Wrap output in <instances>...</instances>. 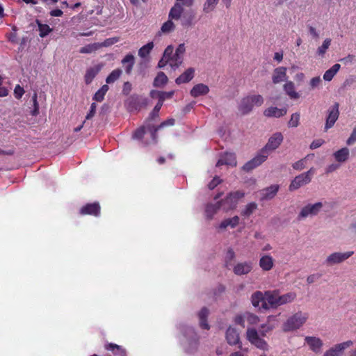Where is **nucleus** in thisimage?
<instances>
[{
  "mask_svg": "<svg viewBox=\"0 0 356 356\" xmlns=\"http://www.w3.org/2000/svg\"><path fill=\"white\" fill-rule=\"evenodd\" d=\"M194 0H176V3L171 8L168 18L179 20L184 26H191L194 24L195 13L193 10L185 11L184 7H191Z\"/></svg>",
  "mask_w": 356,
  "mask_h": 356,
  "instance_id": "obj_1",
  "label": "nucleus"
},
{
  "mask_svg": "<svg viewBox=\"0 0 356 356\" xmlns=\"http://www.w3.org/2000/svg\"><path fill=\"white\" fill-rule=\"evenodd\" d=\"M275 327V324H270L268 322L260 326L259 331L257 330L254 327H248L245 332L246 339L256 348L264 351L268 350L269 348L268 344L261 336L265 337L266 333L270 332Z\"/></svg>",
  "mask_w": 356,
  "mask_h": 356,
  "instance_id": "obj_2",
  "label": "nucleus"
},
{
  "mask_svg": "<svg viewBox=\"0 0 356 356\" xmlns=\"http://www.w3.org/2000/svg\"><path fill=\"white\" fill-rule=\"evenodd\" d=\"M177 329L178 338L184 351L187 353L195 352L199 346V338L194 329L186 325H179Z\"/></svg>",
  "mask_w": 356,
  "mask_h": 356,
  "instance_id": "obj_3",
  "label": "nucleus"
},
{
  "mask_svg": "<svg viewBox=\"0 0 356 356\" xmlns=\"http://www.w3.org/2000/svg\"><path fill=\"white\" fill-rule=\"evenodd\" d=\"M175 124L173 118L168 119L157 127L147 125L138 129L134 134L133 138L141 140L144 144H149L156 142V132L161 128L166 126H172Z\"/></svg>",
  "mask_w": 356,
  "mask_h": 356,
  "instance_id": "obj_4",
  "label": "nucleus"
},
{
  "mask_svg": "<svg viewBox=\"0 0 356 356\" xmlns=\"http://www.w3.org/2000/svg\"><path fill=\"white\" fill-rule=\"evenodd\" d=\"M309 314L307 312L298 311L290 316L283 323L284 332H293L302 327L307 322Z\"/></svg>",
  "mask_w": 356,
  "mask_h": 356,
  "instance_id": "obj_5",
  "label": "nucleus"
},
{
  "mask_svg": "<svg viewBox=\"0 0 356 356\" xmlns=\"http://www.w3.org/2000/svg\"><path fill=\"white\" fill-rule=\"evenodd\" d=\"M264 104V98L260 95H250L241 99L238 109L243 115L250 113L254 107L261 106Z\"/></svg>",
  "mask_w": 356,
  "mask_h": 356,
  "instance_id": "obj_6",
  "label": "nucleus"
},
{
  "mask_svg": "<svg viewBox=\"0 0 356 356\" xmlns=\"http://www.w3.org/2000/svg\"><path fill=\"white\" fill-rule=\"evenodd\" d=\"M323 207V204L321 202L306 204L300 209L298 214V220H304L308 218H314L321 211Z\"/></svg>",
  "mask_w": 356,
  "mask_h": 356,
  "instance_id": "obj_7",
  "label": "nucleus"
},
{
  "mask_svg": "<svg viewBox=\"0 0 356 356\" xmlns=\"http://www.w3.org/2000/svg\"><path fill=\"white\" fill-rule=\"evenodd\" d=\"M245 196V193L243 191H237L229 193L225 199L219 201L222 207V209L225 211H228L234 209L239 201Z\"/></svg>",
  "mask_w": 356,
  "mask_h": 356,
  "instance_id": "obj_8",
  "label": "nucleus"
},
{
  "mask_svg": "<svg viewBox=\"0 0 356 356\" xmlns=\"http://www.w3.org/2000/svg\"><path fill=\"white\" fill-rule=\"evenodd\" d=\"M314 169L311 168L307 172L305 173H302L298 176H296L291 182L289 190L290 191H294L298 190L302 186H304L308 184L311 180L312 177L314 175Z\"/></svg>",
  "mask_w": 356,
  "mask_h": 356,
  "instance_id": "obj_9",
  "label": "nucleus"
},
{
  "mask_svg": "<svg viewBox=\"0 0 356 356\" xmlns=\"http://www.w3.org/2000/svg\"><path fill=\"white\" fill-rule=\"evenodd\" d=\"M354 254L353 251H347L344 252H334L330 254L324 261V264L327 266H332L343 263Z\"/></svg>",
  "mask_w": 356,
  "mask_h": 356,
  "instance_id": "obj_10",
  "label": "nucleus"
},
{
  "mask_svg": "<svg viewBox=\"0 0 356 356\" xmlns=\"http://www.w3.org/2000/svg\"><path fill=\"white\" fill-rule=\"evenodd\" d=\"M304 345L312 353L318 355L323 351L324 343L318 337L314 335L306 336L304 338Z\"/></svg>",
  "mask_w": 356,
  "mask_h": 356,
  "instance_id": "obj_11",
  "label": "nucleus"
},
{
  "mask_svg": "<svg viewBox=\"0 0 356 356\" xmlns=\"http://www.w3.org/2000/svg\"><path fill=\"white\" fill-rule=\"evenodd\" d=\"M225 339L231 346L238 345V348L244 353H248V348H242L240 341V334L237 329L233 326H229L225 332Z\"/></svg>",
  "mask_w": 356,
  "mask_h": 356,
  "instance_id": "obj_12",
  "label": "nucleus"
},
{
  "mask_svg": "<svg viewBox=\"0 0 356 356\" xmlns=\"http://www.w3.org/2000/svg\"><path fill=\"white\" fill-rule=\"evenodd\" d=\"M353 345V341L351 340L337 343L325 351L323 356H342L344 350Z\"/></svg>",
  "mask_w": 356,
  "mask_h": 356,
  "instance_id": "obj_13",
  "label": "nucleus"
},
{
  "mask_svg": "<svg viewBox=\"0 0 356 356\" xmlns=\"http://www.w3.org/2000/svg\"><path fill=\"white\" fill-rule=\"evenodd\" d=\"M265 293L261 291H256L251 296L250 300L252 306L259 309L267 310L269 309L268 305L266 302Z\"/></svg>",
  "mask_w": 356,
  "mask_h": 356,
  "instance_id": "obj_14",
  "label": "nucleus"
},
{
  "mask_svg": "<svg viewBox=\"0 0 356 356\" xmlns=\"http://www.w3.org/2000/svg\"><path fill=\"white\" fill-rule=\"evenodd\" d=\"M283 140V136L280 132L273 134L264 147V153H269L279 147Z\"/></svg>",
  "mask_w": 356,
  "mask_h": 356,
  "instance_id": "obj_15",
  "label": "nucleus"
},
{
  "mask_svg": "<svg viewBox=\"0 0 356 356\" xmlns=\"http://www.w3.org/2000/svg\"><path fill=\"white\" fill-rule=\"evenodd\" d=\"M280 189L278 184H273L259 191L260 200L266 201L273 199Z\"/></svg>",
  "mask_w": 356,
  "mask_h": 356,
  "instance_id": "obj_16",
  "label": "nucleus"
},
{
  "mask_svg": "<svg viewBox=\"0 0 356 356\" xmlns=\"http://www.w3.org/2000/svg\"><path fill=\"white\" fill-rule=\"evenodd\" d=\"M339 105L335 104L328 110V115L326 118V122L325 125V131H327L329 129L332 128L339 118Z\"/></svg>",
  "mask_w": 356,
  "mask_h": 356,
  "instance_id": "obj_17",
  "label": "nucleus"
},
{
  "mask_svg": "<svg viewBox=\"0 0 356 356\" xmlns=\"http://www.w3.org/2000/svg\"><path fill=\"white\" fill-rule=\"evenodd\" d=\"M266 302L268 305L269 308H276L280 306V295L277 291H266L265 293Z\"/></svg>",
  "mask_w": 356,
  "mask_h": 356,
  "instance_id": "obj_18",
  "label": "nucleus"
},
{
  "mask_svg": "<svg viewBox=\"0 0 356 356\" xmlns=\"http://www.w3.org/2000/svg\"><path fill=\"white\" fill-rule=\"evenodd\" d=\"M287 80V75H286V67H279L274 70L273 76H272V81L273 83L277 84L280 83L282 81Z\"/></svg>",
  "mask_w": 356,
  "mask_h": 356,
  "instance_id": "obj_19",
  "label": "nucleus"
},
{
  "mask_svg": "<svg viewBox=\"0 0 356 356\" xmlns=\"http://www.w3.org/2000/svg\"><path fill=\"white\" fill-rule=\"evenodd\" d=\"M252 268V263L244 261L237 263L233 268L234 273L237 275H246L251 271Z\"/></svg>",
  "mask_w": 356,
  "mask_h": 356,
  "instance_id": "obj_20",
  "label": "nucleus"
},
{
  "mask_svg": "<svg viewBox=\"0 0 356 356\" xmlns=\"http://www.w3.org/2000/svg\"><path fill=\"white\" fill-rule=\"evenodd\" d=\"M209 92V88L204 83H198L195 85L191 90L190 94L193 97H198L200 96L206 95Z\"/></svg>",
  "mask_w": 356,
  "mask_h": 356,
  "instance_id": "obj_21",
  "label": "nucleus"
},
{
  "mask_svg": "<svg viewBox=\"0 0 356 356\" xmlns=\"http://www.w3.org/2000/svg\"><path fill=\"white\" fill-rule=\"evenodd\" d=\"M194 74V68L189 67L176 79L175 83L178 85L188 83L193 79Z\"/></svg>",
  "mask_w": 356,
  "mask_h": 356,
  "instance_id": "obj_22",
  "label": "nucleus"
},
{
  "mask_svg": "<svg viewBox=\"0 0 356 356\" xmlns=\"http://www.w3.org/2000/svg\"><path fill=\"white\" fill-rule=\"evenodd\" d=\"M221 204L220 202L216 204H207L204 209V216L207 220H211L220 209Z\"/></svg>",
  "mask_w": 356,
  "mask_h": 356,
  "instance_id": "obj_23",
  "label": "nucleus"
},
{
  "mask_svg": "<svg viewBox=\"0 0 356 356\" xmlns=\"http://www.w3.org/2000/svg\"><path fill=\"white\" fill-rule=\"evenodd\" d=\"M286 113H287L286 108H278L277 107L271 106V107L266 108L264 111V114L266 117L280 118V117L285 115L286 114Z\"/></svg>",
  "mask_w": 356,
  "mask_h": 356,
  "instance_id": "obj_24",
  "label": "nucleus"
},
{
  "mask_svg": "<svg viewBox=\"0 0 356 356\" xmlns=\"http://www.w3.org/2000/svg\"><path fill=\"white\" fill-rule=\"evenodd\" d=\"M81 214H89L95 216H99L100 213V207L98 203L88 204L81 209Z\"/></svg>",
  "mask_w": 356,
  "mask_h": 356,
  "instance_id": "obj_25",
  "label": "nucleus"
},
{
  "mask_svg": "<svg viewBox=\"0 0 356 356\" xmlns=\"http://www.w3.org/2000/svg\"><path fill=\"white\" fill-rule=\"evenodd\" d=\"M274 266L273 258L268 254H264L259 259V266L263 270L269 271Z\"/></svg>",
  "mask_w": 356,
  "mask_h": 356,
  "instance_id": "obj_26",
  "label": "nucleus"
},
{
  "mask_svg": "<svg viewBox=\"0 0 356 356\" xmlns=\"http://www.w3.org/2000/svg\"><path fill=\"white\" fill-rule=\"evenodd\" d=\"M239 217L235 216L232 218H229L222 220L218 226V228L221 230H224L227 227L234 228L239 223Z\"/></svg>",
  "mask_w": 356,
  "mask_h": 356,
  "instance_id": "obj_27",
  "label": "nucleus"
},
{
  "mask_svg": "<svg viewBox=\"0 0 356 356\" xmlns=\"http://www.w3.org/2000/svg\"><path fill=\"white\" fill-rule=\"evenodd\" d=\"M265 161L264 157H253L250 161L247 162L243 166V169L245 171L249 172L257 166L260 165Z\"/></svg>",
  "mask_w": 356,
  "mask_h": 356,
  "instance_id": "obj_28",
  "label": "nucleus"
},
{
  "mask_svg": "<svg viewBox=\"0 0 356 356\" xmlns=\"http://www.w3.org/2000/svg\"><path fill=\"white\" fill-rule=\"evenodd\" d=\"M209 312L208 309L204 307L198 313L200 326L202 329L209 330V325L207 321V318L209 316Z\"/></svg>",
  "mask_w": 356,
  "mask_h": 356,
  "instance_id": "obj_29",
  "label": "nucleus"
},
{
  "mask_svg": "<svg viewBox=\"0 0 356 356\" xmlns=\"http://www.w3.org/2000/svg\"><path fill=\"white\" fill-rule=\"evenodd\" d=\"M101 70V66L95 65L88 68L85 74V81L86 84L90 83L93 79L97 76V74Z\"/></svg>",
  "mask_w": 356,
  "mask_h": 356,
  "instance_id": "obj_30",
  "label": "nucleus"
},
{
  "mask_svg": "<svg viewBox=\"0 0 356 356\" xmlns=\"http://www.w3.org/2000/svg\"><path fill=\"white\" fill-rule=\"evenodd\" d=\"M283 88L291 99H297L300 97V95L295 90V86L292 81H286Z\"/></svg>",
  "mask_w": 356,
  "mask_h": 356,
  "instance_id": "obj_31",
  "label": "nucleus"
},
{
  "mask_svg": "<svg viewBox=\"0 0 356 356\" xmlns=\"http://www.w3.org/2000/svg\"><path fill=\"white\" fill-rule=\"evenodd\" d=\"M135 58L132 54H127L122 59V63L124 66L125 72L127 74H130L134 65Z\"/></svg>",
  "mask_w": 356,
  "mask_h": 356,
  "instance_id": "obj_32",
  "label": "nucleus"
},
{
  "mask_svg": "<svg viewBox=\"0 0 356 356\" xmlns=\"http://www.w3.org/2000/svg\"><path fill=\"white\" fill-rule=\"evenodd\" d=\"M173 51H174V48L172 45H169L165 48V49L163 52V57L159 61L158 67L163 68L167 64H169V60L168 58L169 57L170 54H172Z\"/></svg>",
  "mask_w": 356,
  "mask_h": 356,
  "instance_id": "obj_33",
  "label": "nucleus"
},
{
  "mask_svg": "<svg viewBox=\"0 0 356 356\" xmlns=\"http://www.w3.org/2000/svg\"><path fill=\"white\" fill-rule=\"evenodd\" d=\"M296 298L297 293L294 291H290L283 295H280V306L293 302Z\"/></svg>",
  "mask_w": 356,
  "mask_h": 356,
  "instance_id": "obj_34",
  "label": "nucleus"
},
{
  "mask_svg": "<svg viewBox=\"0 0 356 356\" xmlns=\"http://www.w3.org/2000/svg\"><path fill=\"white\" fill-rule=\"evenodd\" d=\"M168 58L169 60V65L173 70L177 69L183 62V58L173 52L169 55Z\"/></svg>",
  "mask_w": 356,
  "mask_h": 356,
  "instance_id": "obj_35",
  "label": "nucleus"
},
{
  "mask_svg": "<svg viewBox=\"0 0 356 356\" xmlns=\"http://www.w3.org/2000/svg\"><path fill=\"white\" fill-rule=\"evenodd\" d=\"M258 205L256 202H252L247 204L242 209L241 214L244 217H250L257 209Z\"/></svg>",
  "mask_w": 356,
  "mask_h": 356,
  "instance_id": "obj_36",
  "label": "nucleus"
},
{
  "mask_svg": "<svg viewBox=\"0 0 356 356\" xmlns=\"http://www.w3.org/2000/svg\"><path fill=\"white\" fill-rule=\"evenodd\" d=\"M340 67L341 65L339 64H334L331 68L325 71L323 74V79L326 81H330L339 72Z\"/></svg>",
  "mask_w": 356,
  "mask_h": 356,
  "instance_id": "obj_37",
  "label": "nucleus"
},
{
  "mask_svg": "<svg viewBox=\"0 0 356 356\" xmlns=\"http://www.w3.org/2000/svg\"><path fill=\"white\" fill-rule=\"evenodd\" d=\"M245 318H246L249 327H253V326L258 325L260 322V318L257 315L249 312H245Z\"/></svg>",
  "mask_w": 356,
  "mask_h": 356,
  "instance_id": "obj_38",
  "label": "nucleus"
},
{
  "mask_svg": "<svg viewBox=\"0 0 356 356\" xmlns=\"http://www.w3.org/2000/svg\"><path fill=\"white\" fill-rule=\"evenodd\" d=\"M346 158L347 157H336V160L327 166L326 172L330 173L338 169L341 164L346 161Z\"/></svg>",
  "mask_w": 356,
  "mask_h": 356,
  "instance_id": "obj_39",
  "label": "nucleus"
},
{
  "mask_svg": "<svg viewBox=\"0 0 356 356\" xmlns=\"http://www.w3.org/2000/svg\"><path fill=\"white\" fill-rule=\"evenodd\" d=\"M168 80L167 76L163 72H160L154 80V86L155 87L163 86L167 83Z\"/></svg>",
  "mask_w": 356,
  "mask_h": 356,
  "instance_id": "obj_40",
  "label": "nucleus"
},
{
  "mask_svg": "<svg viewBox=\"0 0 356 356\" xmlns=\"http://www.w3.org/2000/svg\"><path fill=\"white\" fill-rule=\"evenodd\" d=\"M101 47L99 43L87 44L79 49L81 54H91Z\"/></svg>",
  "mask_w": 356,
  "mask_h": 356,
  "instance_id": "obj_41",
  "label": "nucleus"
},
{
  "mask_svg": "<svg viewBox=\"0 0 356 356\" xmlns=\"http://www.w3.org/2000/svg\"><path fill=\"white\" fill-rule=\"evenodd\" d=\"M122 73V71L120 69L113 70L106 79V83L110 84L114 83L120 77Z\"/></svg>",
  "mask_w": 356,
  "mask_h": 356,
  "instance_id": "obj_42",
  "label": "nucleus"
},
{
  "mask_svg": "<svg viewBox=\"0 0 356 356\" xmlns=\"http://www.w3.org/2000/svg\"><path fill=\"white\" fill-rule=\"evenodd\" d=\"M154 47V43L153 42H148L147 44L143 46L139 50H138V56L143 58H145L149 55L150 51Z\"/></svg>",
  "mask_w": 356,
  "mask_h": 356,
  "instance_id": "obj_43",
  "label": "nucleus"
},
{
  "mask_svg": "<svg viewBox=\"0 0 356 356\" xmlns=\"http://www.w3.org/2000/svg\"><path fill=\"white\" fill-rule=\"evenodd\" d=\"M226 165L227 166H235L236 165V161L235 157H222L216 163L217 166Z\"/></svg>",
  "mask_w": 356,
  "mask_h": 356,
  "instance_id": "obj_44",
  "label": "nucleus"
},
{
  "mask_svg": "<svg viewBox=\"0 0 356 356\" xmlns=\"http://www.w3.org/2000/svg\"><path fill=\"white\" fill-rule=\"evenodd\" d=\"M219 0H206L203 5V11L205 13L212 12L217 5Z\"/></svg>",
  "mask_w": 356,
  "mask_h": 356,
  "instance_id": "obj_45",
  "label": "nucleus"
},
{
  "mask_svg": "<svg viewBox=\"0 0 356 356\" xmlns=\"http://www.w3.org/2000/svg\"><path fill=\"white\" fill-rule=\"evenodd\" d=\"M37 24L38 25V31L40 32L39 35L41 38L47 36L52 31L49 25L42 24L38 20H37Z\"/></svg>",
  "mask_w": 356,
  "mask_h": 356,
  "instance_id": "obj_46",
  "label": "nucleus"
},
{
  "mask_svg": "<svg viewBox=\"0 0 356 356\" xmlns=\"http://www.w3.org/2000/svg\"><path fill=\"white\" fill-rule=\"evenodd\" d=\"M331 44V39L326 38L321 46H320L316 51V53L318 56H323L325 54L326 51L329 49Z\"/></svg>",
  "mask_w": 356,
  "mask_h": 356,
  "instance_id": "obj_47",
  "label": "nucleus"
},
{
  "mask_svg": "<svg viewBox=\"0 0 356 356\" xmlns=\"http://www.w3.org/2000/svg\"><path fill=\"white\" fill-rule=\"evenodd\" d=\"M172 20L173 19H170L169 18V19L162 25L161 28V31L162 33H168L175 29V25L172 22Z\"/></svg>",
  "mask_w": 356,
  "mask_h": 356,
  "instance_id": "obj_48",
  "label": "nucleus"
},
{
  "mask_svg": "<svg viewBox=\"0 0 356 356\" xmlns=\"http://www.w3.org/2000/svg\"><path fill=\"white\" fill-rule=\"evenodd\" d=\"M300 115L299 113H293L288 122L289 127H297L299 125Z\"/></svg>",
  "mask_w": 356,
  "mask_h": 356,
  "instance_id": "obj_49",
  "label": "nucleus"
},
{
  "mask_svg": "<svg viewBox=\"0 0 356 356\" xmlns=\"http://www.w3.org/2000/svg\"><path fill=\"white\" fill-rule=\"evenodd\" d=\"M175 92L173 90L169 92H162L158 93L159 102L161 104H163L165 99H171L174 95Z\"/></svg>",
  "mask_w": 356,
  "mask_h": 356,
  "instance_id": "obj_50",
  "label": "nucleus"
},
{
  "mask_svg": "<svg viewBox=\"0 0 356 356\" xmlns=\"http://www.w3.org/2000/svg\"><path fill=\"white\" fill-rule=\"evenodd\" d=\"M245 312H244L243 314H238L234 316V322L235 323V324L241 326L242 327H245V322H247L246 318H245Z\"/></svg>",
  "mask_w": 356,
  "mask_h": 356,
  "instance_id": "obj_51",
  "label": "nucleus"
},
{
  "mask_svg": "<svg viewBox=\"0 0 356 356\" xmlns=\"http://www.w3.org/2000/svg\"><path fill=\"white\" fill-rule=\"evenodd\" d=\"M235 258V252L232 248H229L225 256L226 265L228 266L229 263L231 262Z\"/></svg>",
  "mask_w": 356,
  "mask_h": 356,
  "instance_id": "obj_52",
  "label": "nucleus"
},
{
  "mask_svg": "<svg viewBox=\"0 0 356 356\" xmlns=\"http://www.w3.org/2000/svg\"><path fill=\"white\" fill-rule=\"evenodd\" d=\"M118 40L119 39L118 38H111L105 40L103 42L99 43V44H101V47H109L118 42Z\"/></svg>",
  "mask_w": 356,
  "mask_h": 356,
  "instance_id": "obj_53",
  "label": "nucleus"
},
{
  "mask_svg": "<svg viewBox=\"0 0 356 356\" xmlns=\"http://www.w3.org/2000/svg\"><path fill=\"white\" fill-rule=\"evenodd\" d=\"M306 164H307V160H306V158H304V159H300L298 162L295 163L293 165V167L296 170H300L305 167Z\"/></svg>",
  "mask_w": 356,
  "mask_h": 356,
  "instance_id": "obj_54",
  "label": "nucleus"
},
{
  "mask_svg": "<svg viewBox=\"0 0 356 356\" xmlns=\"http://www.w3.org/2000/svg\"><path fill=\"white\" fill-rule=\"evenodd\" d=\"M163 104H161V102H159L156 104V105L154 106L153 111L150 113L149 118L153 119L154 118H157L159 116V111L161 110Z\"/></svg>",
  "mask_w": 356,
  "mask_h": 356,
  "instance_id": "obj_55",
  "label": "nucleus"
},
{
  "mask_svg": "<svg viewBox=\"0 0 356 356\" xmlns=\"http://www.w3.org/2000/svg\"><path fill=\"white\" fill-rule=\"evenodd\" d=\"M24 90L19 85H17L14 90V95L16 99H20L22 95L24 94Z\"/></svg>",
  "mask_w": 356,
  "mask_h": 356,
  "instance_id": "obj_56",
  "label": "nucleus"
},
{
  "mask_svg": "<svg viewBox=\"0 0 356 356\" xmlns=\"http://www.w3.org/2000/svg\"><path fill=\"white\" fill-rule=\"evenodd\" d=\"M33 110L32 111L31 113L33 115H37L39 113V104L37 101V94H34L33 97Z\"/></svg>",
  "mask_w": 356,
  "mask_h": 356,
  "instance_id": "obj_57",
  "label": "nucleus"
},
{
  "mask_svg": "<svg viewBox=\"0 0 356 356\" xmlns=\"http://www.w3.org/2000/svg\"><path fill=\"white\" fill-rule=\"evenodd\" d=\"M222 180L218 177H215L209 183L208 187L209 189L212 190L215 188L218 184L221 183Z\"/></svg>",
  "mask_w": 356,
  "mask_h": 356,
  "instance_id": "obj_58",
  "label": "nucleus"
},
{
  "mask_svg": "<svg viewBox=\"0 0 356 356\" xmlns=\"http://www.w3.org/2000/svg\"><path fill=\"white\" fill-rule=\"evenodd\" d=\"M356 143V127L353 128V130L350 136V137L348 138L346 143L348 145H351Z\"/></svg>",
  "mask_w": 356,
  "mask_h": 356,
  "instance_id": "obj_59",
  "label": "nucleus"
},
{
  "mask_svg": "<svg viewBox=\"0 0 356 356\" xmlns=\"http://www.w3.org/2000/svg\"><path fill=\"white\" fill-rule=\"evenodd\" d=\"M321 277V275L318 273H314L309 275L307 277V282L308 284H312L318 280Z\"/></svg>",
  "mask_w": 356,
  "mask_h": 356,
  "instance_id": "obj_60",
  "label": "nucleus"
},
{
  "mask_svg": "<svg viewBox=\"0 0 356 356\" xmlns=\"http://www.w3.org/2000/svg\"><path fill=\"white\" fill-rule=\"evenodd\" d=\"M97 104L95 103H92L90 105V108L89 113L87 114L86 118V120L91 119L96 113Z\"/></svg>",
  "mask_w": 356,
  "mask_h": 356,
  "instance_id": "obj_61",
  "label": "nucleus"
},
{
  "mask_svg": "<svg viewBox=\"0 0 356 356\" xmlns=\"http://www.w3.org/2000/svg\"><path fill=\"white\" fill-rule=\"evenodd\" d=\"M355 60V57L354 55L349 54L346 57H344L340 60L341 62L343 63L344 64H349L353 63Z\"/></svg>",
  "mask_w": 356,
  "mask_h": 356,
  "instance_id": "obj_62",
  "label": "nucleus"
},
{
  "mask_svg": "<svg viewBox=\"0 0 356 356\" xmlns=\"http://www.w3.org/2000/svg\"><path fill=\"white\" fill-rule=\"evenodd\" d=\"M257 184V179L255 178L251 177L249 179H247L245 181V184L248 188H254Z\"/></svg>",
  "mask_w": 356,
  "mask_h": 356,
  "instance_id": "obj_63",
  "label": "nucleus"
},
{
  "mask_svg": "<svg viewBox=\"0 0 356 356\" xmlns=\"http://www.w3.org/2000/svg\"><path fill=\"white\" fill-rule=\"evenodd\" d=\"M321 82V79L320 76H316V77L312 78L310 80L311 88H315L318 87Z\"/></svg>",
  "mask_w": 356,
  "mask_h": 356,
  "instance_id": "obj_64",
  "label": "nucleus"
}]
</instances>
